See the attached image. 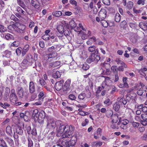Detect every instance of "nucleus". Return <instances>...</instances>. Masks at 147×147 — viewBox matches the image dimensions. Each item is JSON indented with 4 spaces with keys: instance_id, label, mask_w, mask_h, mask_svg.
<instances>
[{
    "instance_id": "obj_56",
    "label": "nucleus",
    "mask_w": 147,
    "mask_h": 147,
    "mask_svg": "<svg viewBox=\"0 0 147 147\" xmlns=\"http://www.w3.org/2000/svg\"><path fill=\"white\" fill-rule=\"evenodd\" d=\"M10 18L11 20H13L16 22H18L19 20L18 19L13 15H12L11 16Z\"/></svg>"
},
{
    "instance_id": "obj_41",
    "label": "nucleus",
    "mask_w": 147,
    "mask_h": 147,
    "mask_svg": "<svg viewBox=\"0 0 147 147\" xmlns=\"http://www.w3.org/2000/svg\"><path fill=\"white\" fill-rule=\"evenodd\" d=\"M33 67L36 68L37 70H39L41 68V64L38 62H35V66Z\"/></svg>"
},
{
    "instance_id": "obj_3",
    "label": "nucleus",
    "mask_w": 147,
    "mask_h": 147,
    "mask_svg": "<svg viewBox=\"0 0 147 147\" xmlns=\"http://www.w3.org/2000/svg\"><path fill=\"white\" fill-rule=\"evenodd\" d=\"M61 24L57 26V28L58 32L61 34H62L65 30L68 29L69 26L68 23L64 21H62Z\"/></svg>"
},
{
    "instance_id": "obj_8",
    "label": "nucleus",
    "mask_w": 147,
    "mask_h": 147,
    "mask_svg": "<svg viewBox=\"0 0 147 147\" xmlns=\"http://www.w3.org/2000/svg\"><path fill=\"white\" fill-rule=\"evenodd\" d=\"M57 54L55 52H53L52 53H49L47 54L45 56V59L47 60L50 58H52L54 60H56L57 58Z\"/></svg>"
},
{
    "instance_id": "obj_10",
    "label": "nucleus",
    "mask_w": 147,
    "mask_h": 147,
    "mask_svg": "<svg viewBox=\"0 0 147 147\" xmlns=\"http://www.w3.org/2000/svg\"><path fill=\"white\" fill-rule=\"evenodd\" d=\"M98 16L101 20L104 19L107 16L106 10L104 9H101L99 12Z\"/></svg>"
},
{
    "instance_id": "obj_47",
    "label": "nucleus",
    "mask_w": 147,
    "mask_h": 147,
    "mask_svg": "<svg viewBox=\"0 0 147 147\" xmlns=\"http://www.w3.org/2000/svg\"><path fill=\"white\" fill-rule=\"evenodd\" d=\"M69 24L71 27L72 28H74L76 26V24L75 23L74 21L73 20H71L69 22Z\"/></svg>"
},
{
    "instance_id": "obj_63",
    "label": "nucleus",
    "mask_w": 147,
    "mask_h": 147,
    "mask_svg": "<svg viewBox=\"0 0 147 147\" xmlns=\"http://www.w3.org/2000/svg\"><path fill=\"white\" fill-rule=\"evenodd\" d=\"M72 14L71 12L69 11H66L65 13V14H63V16H71Z\"/></svg>"
},
{
    "instance_id": "obj_1",
    "label": "nucleus",
    "mask_w": 147,
    "mask_h": 147,
    "mask_svg": "<svg viewBox=\"0 0 147 147\" xmlns=\"http://www.w3.org/2000/svg\"><path fill=\"white\" fill-rule=\"evenodd\" d=\"M74 127L71 125H68L62 124L59 127V129L57 131V135H59L64 132L63 136L64 137L69 138L72 134Z\"/></svg>"
},
{
    "instance_id": "obj_19",
    "label": "nucleus",
    "mask_w": 147,
    "mask_h": 147,
    "mask_svg": "<svg viewBox=\"0 0 147 147\" xmlns=\"http://www.w3.org/2000/svg\"><path fill=\"white\" fill-rule=\"evenodd\" d=\"M88 50L90 52H92L94 51L95 53L98 54V51L97 48L94 46H92L88 47Z\"/></svg>"
},
{
    "instance_id": "obj_62",
    "label": "nucleus",
    "mask_w": 147,
    "mask_h": 147,
    "mask_svg": "<svg viewBox=\"0 0 147 147\" xmlns=\"http://www.w3.org/2000/svg\"><path fill=\"white\" fill-rule=\"evenodd\" d=\"M103 3L106 5H109L110 4L109 0H103Z\"/></svg>"
},
{
    "instance_id": "obj_27",
    "label": "nucleus",
    "mask_w": 147,
    "mask_h": 147,
    "mask_svg": "<svg viewBox=\"0 0 147 147\" xmlns=\"http://www.w3.org/2000/svg\"><path fill=\"white\" fill-rule=\"evenodd\" d=\"M139 26L143 30L145 31L147 30V23L141 22L139 23Z\"/></svg>"
},
{
    "instance_id": "obj_16",
    "label": "nucleus",
    "mask_w": 147,
    "mask_h": 147,
    "mask_svg": "<svg viewBox=\"0 0 147 147\" xmlns=\"http://www.w3.org/2000/svg\"><path fill=\"white\" fill-rule=\"evenodd\" d=\"M117 102L120 105H125L127 103V102L125 98L123 97H119L117 99Z\"/></svg>"
},
{
    "instance_id": "obj_55",
    "label": "nucleus",
    "mask_w": 147,
    "mask_h": 147,
    "mask_svg": "<svg viewBox=\"0 0 147 147\" xmlns=\"http://www.w3.org/2000/svg\"><path fill=\"white\" fill-rule=\"evenodd\" d=\"M95 54H94V61L97 62L100 59V55Z\"/></svg>"
},
{
    "instance_id": "obj_2",
    "label": "nucleus",
    "mask_w": 147,
    "mask_h": 147,
    "mask_svg": "<svg viewBox=\"0 0 147 147\" xmlns=\"http://www.w3.org/2000/svg\"><path fill=\"white\" fill-rule=\"evenodd\" d=\"M47 119V124L46 127L49 129L54 128L56 127H60L62 124V122L58 120L55 122L53 119L50 117H46Z\"/></svg>"
},
{
    "instance_id": "obj_23",
    "label": "nucleus",
    "mask_w": 147,
    "mask_h": 147,
    "mask_svg": "<svg viewBox=\"0 0 147 147\" xmlns=\"http://www.w3.org/2000/svg\"><path fill=\"white\" fill-rule=\"evenodd\" d=\"M26 27V26L23 24H20V25L17 27V28L18 29L19 32L20 33H23L24 32Z\"/></svg>"
},
{
    "instance_id": "obj_7",
    "label": "nucleus",
    "mask_w": 147,
    "mask_h": 147,
    "mask_svg": "<svg viewBox=\"0 0 147 147\" xmlns=\"http://www.w3.org/2000/svg\"><path fill=\"white\" fill-rule=\"evenodd\" d=\"M45 117V113L43 111H41L38 114L37 118H35V121L37 120L38 122L40 124L43 123Z\"/></svg>"
},
{
    "instance_id": "obj_34",
    "label": "nucleus",
    "mask_w": 147,
    "mask_h": 147,
    "mask_svg": "<svg viewBox=\"0 0 147 147\" xmlns=\"http://www.w3.org/2000/svg\"><path fill=\"white\" fill-rule=\"evenodd\" d=\"M61 76L60 73L58 71L54 72L53 74V77L55 78H57Z\"/></svg>"
},
{
    "instance_id": "obj_30",
    "label": "nucleus",
    "mask_w": 147,
    "mask_h": 147,
    "mask_svg": "<svg viewBox=\"0 0 147 147\" xmlns=\"http://www.w3.org/2000/svg\"><path fill=\"white\" fill-rule=\"evenodd\" d=\"M115 61L118 65H122L124 68L127 67V66L126 64L119 59H116Z\"/></svg>"
},
{
    "instance_id": "obj_59",
    "label": "nucleus",
    "mask_w": 147,
    "mask_h": 147,
    "mask_svg": "<svg viewBox=\"0 0 147 147\" xmlns=\"http://www.w3.org/2000/svg\"><path fill=\"white\" fill-rule=\"evenodd\" d=\"M111 69L114 72H117L118 68L116 66H113L111 67Z\"/></svg>"
},
{
    "instance_id": "obj_64",
    "label": "nucleus",
    "mask_w": 147,
    "mask_h": 147,
    "mask_svg": "<svg viewBox=\"0 0 147 147\" xmlns=\"http://www.w3.org/2000/svg\"><path fill=\"white\" fill-rule=\"evenodd\" d=\"M81 147H89V146L88 144L86 143H82L80 144Z\"/></svg>"
},
{
    "instance_id": "obj_4",
    "label": "nucleus",
    "mask_w": 147,
    "mask_h": 147,
    "mask_svg": "<svg viewBox=\"0 0 147 147\" xmlns=\"http://www.w3.org/2000/svg\"><path fill=\"white\" fill-rule=\"evenodd\" d=\"M64 35L59 36L58 37L59 39L62 40L63 42H65L69 41L70 39V32L68 30H65L64 33H63Z\"/></svg>"
},
{
    "instance_id": "obj_53",
    "label": "nucleus",
    "mask_w": 147,
    "mask_h": 147,
    "mask_svg": "<svg viewBox=\"0 0 147 147\" xmlns=\"http://www.w3.org/2000/svg\"><path fill=\"white\" fill-rule=\"evenodd\" d=\"M28 147H32L33 146V142L31 139L29 137L28 138Z\"/></svg>"
},
{
    "instance_id": "obj_60",
    "label": "nucleus",
    "mask_w": 147,
    "mask_h": 147,
    "mask_svg": "<svg viewBox=\"0 0 147 147\" xmlns=\"http://www.w3.org/2000/svg\"><path fill=\"white\" fill-rule=\"evenodd\" d=\"M89 39L92 43L95 42L98 40V39H96L94 36L90 37Z\"/></svg>"
},
{
    "instance_id": "obj_24",
    "label": "nucleus",
    "mask_w": 147,
    "mask_h": 147,
    "mask_svg": "<svg viewBox=\"0 0 147 147\" xmlns=\"http://www.w3.org/2000/svg\"><path fill=\"white\" fill-rule=\"evenodd\" d=\"M29 46L28 45H26L23 48L22 53V55L24 56L29 49Z\"/></svg>"
},
{
    "instance_id": "obj_12",
    "label": "nucleus",
    "mask_w": 147,
    "mask_h": 147,
    "mask_svg": "<svg viewBox=\"0 0 147 147\" xmlns=\"http://www.w3.org/2000/svg\"><path fill=\"white\" fill-rule=\"evenodd\" d=\"M108 112L110 113V115H112L111 119L112 122L115 123H117L119 120L118 115L115 114L113 115L112 111L111 110H109L108 111Z\"/></svg>"
},
{
    "instance_id": "obj_50",
    "label": "nucleus",
    "mask_w": 147,
    "mask_h": 147,
    "mask_svg": "<svg viewBox=\"0 0 147 147\" xmlns=\"http://www.w3.org/2000/svg\"><path fill=\"white\" fill-rule=\"evenodd\" d=\"M22 49V47H18L16 49V52L17 55L19 56L21 55Z\"/></svg>"
},
{
    "instance_id": "obj_32",
    "label": "nucleus",
    "mask_w": 147,
    "mask_h": 147,
    "mask_svg": "<svg viewBox=\"0 0 147 147\" xmlns=\"http://www.w3.org/2000/svg\"><path fill=\"white\" fill-rule=\"evenodd\" d=\"M10 92V89L8 88H6L5 90V93L4 95V98L7 99L9 97V94Z\"/></svg>"
},
{
    "instance_id": "obj_11",
    "label": "nucleus",
    "mask_w": 147,
    "mask_h": 147,
    "mask_svg": "<svg viewBox=\"0 0 147 147\" xmlns=\"http://www.w3.org/2000/svg\"><path fill=\"white\" fill-rule=\"evenodd\" d=\"M101 77L105 78V81L102 83L103 87H106V86H108L112 83L111 81L110 80V78L109 77L103 76H102Z\"/></svg>"
},
{
    "instance_id": "obj_21",
    "label": "nucleus",
    "mask_w": 147,
    "mask_h": 147,
    "mask_svg": "<svg viewBox=\"0 0 147 147\" xmlns=\"http://www.w3.org/2000/svg\"><path fill=\"white\" fill-rule=\"evenodd\" d=\"M35 90V87L34 83L32 82H30L29 86V91L31 93L34 92Z\"/></svg>"
},
{
    "instance_id": "obj_61",
    "label": "nucleus",
    "mask_w": 147,
    "mask_h": 147,
    "mask_svg": "<svg viewBox=\"0 0 147 147\" xmlns=\"http://www.w3.org/2000/svg\"><path fill=\"white\" fill-rule=\"evenodd\" d=\"M89 120L88 119H86L82 123V125L83 126H85L88 123Z\"/></svg>"
},
{
    "instance_id": "obj_28",
    "label": "nucleus",
    "mask_w": 147,
    "mask_h": 147,
    "mask_svg": "<svg viewBox=\"0 0 147 147\" xmlns=\"http://www.w3.org/2000/svg\"><path fill=\"white\" fill-rule=\"evenodd\" d=\"M100 66L102 69H105L109 68L110 67V65L109 63H107L106 61H105L103 63H101Z\"/></svg>"
},
{
    "instance_id": "obj_57",
    "label": "nucleus",
    "mask_w": 147,
    "mask_h": 147,
    "mask_svg": "<svg viewBox=\"0 0 147 147\" xmlns=\"http://www.w3.org/2000/svg\"><path fill=\"white\" fill-rule=\"evenodd\" d=\"M105 88V87H102V84L101 87H99L96 91V93L97 94L99 93L100 91L102 90L103 89H104Z\"/></svg>"
},
{
    "instance_id": "obj_38",
    "label": "nucleus",
    "mask_w": 147,
    "mask_h": 147,
    "mask_svg": "<svg viewBox=\"0 0 147 147\" xmlns=\"http://www.w3.org/2000/svg\"><path fill=\"white\" fill-rule=\"evenodd\" d=\"M76 142V140L75 138L74 139L73 138H72L69 141V146H74Z\"/></svg>"
},
{
    "instance_id": "obj_31",
    "label": "nucleus",
    "mask_w": 147,
    "mask_h": 147,
    "mask_svg": "<svg viewBox=\"0 0 147 147\" xmlns=\"http://www.w3.org/2000/svg\"><path fill=\"white\" fill-rule=\"evenodd\" d=\"M16 131L17 134L22 135L23 134V131L21 127L19 126H18L16 128Z\"/></svg>"
},
{
    "instance_id": "obj_36",
    "label": "nucleus",
    "mask_w": 147,
    "mask_h": 147,
    "mask_svg": "<svg viewBox=\"0 0 147 147\" xmlns=\"http://www.w3.org/2000/svg\"><path fill=\"white\" fill-rule=\"evenodd\" d=\"M45 92L43 91H41L40 92V93L38 95L39 99L41 100L42 101H43V99L45 98Z\"/></svg>"
},
{
    "instance_id": "obj_40",
    "label": "nucleus",
    "mask_w": 147,
    "mask_h": 147,
    "mask_svg": "<svg viewBox=\"0 0 147 147\" xmlns=\"http://www.w3.org/2000/svg\"><path fill=\"white\" fill-rule=\"evenodd\" d=\"M121 18V15L119 13H117L115 16V20L116 22H119Z\"/></svg>"
},
{
    "instance_id": "obj_58",
    "label": "nucleus",
    "mask_w": 147,
    "mask_h": 147,
    "mask_svg": "<svg viewBox=\"0 0 147 147\" xmlns=\"http://www.w3.org/2000/svg\"><path fill=\"white\" fill-rule=\"evenodd\" d=\"M89 66L86 63L83 64L82 65V68L84 70H86L89 68Z\"/></svg>"
},
{
    "instance_id": "obj_49",
    "label": "nucleus",
    "mask_w": 147,
    "mask_h": 147,
    "mask_svg": "<svg viewBox=\"0 0 147 147\" xmlns=\"http://www.w3.org/2000/svg\"><path fill=\"white\" fill-rule=\"evenodd\" d=\"M120 122L121 123V124L124 125H126L127 123L129 122L126 119H124V120H120V119H119V122L118 123V124H119V122Z\"/></svg>"
},
{
    "instance_id": "obj_43",
    "label": "nucleus",
    "mask_w": 147,
    "mask_h": 147,
    "mask_svg": "<svg viewBox=\"0 0 147 147\" xmlns=\"http://www.w3.org/2000/svg\"><path fill=\"white\" fill-rule=\"evenodd\" d=\"M62 145L65 147L69 146V141L65 139H63L62 142Z\"/></svg>"
},
{
    "instance_id": "obj_54",
    "label": "nucleus",
    "mask_w": 147,
    "mask_h": 147,
    "mask_svg": "<svg viewBox=\"0 0 147 147\" xmlns=\"http://www.w3.org/2000/svg\"><path fill=\"white\" fill-rule=\"evenodd\" d=\"M133 3L131 1L128 2L127 4V7L129 9H131L132 8L133 6Z\"/></svg>"
},
{
    "instance_id": "obj_25",
    "label": "nucleus",
    "mask_w": 147,
    "mask_h": 147,
    "mask_svg": "<svg viewBox=\"0 0 147 147\" xmlns=\"http://www.w3.org/2000/svg\"><path fill=\"white\" fill-rule=\"evenodd\" d=\"M94 61V54L91 53V55L86 60L87 62L88 63H90Z\"/></svg>"
},
{
    "instance_id": "obj_17",
    "label": "nucleus",
    "mask_w": 147,
    "mask_h": 147,
    "mask_svg": "<svg viewBox=\"0 0 147 147\" xmlns=\"http://www.w3.org/2000/svg\"><path fill=\"white\" fill-rule=\"evenodd\" d=\"M140 89L138 90L137 92V94L140 96L142 95L144 91H146L147 89L146 86H140Z\"/></svg>"
},
{
    "instance_id": "obj_29",
    "label": "nucleus",
    "mask_w": 147,
    "mask_h": 147,
    "mask_svg": "<svg viewBox=\"0 0 147 147\" xmlns=\"http://www.w3.org/2000/svg\"><path fill=\"white\" fill-rule=\"evenodd\" d=\"M6 132L10 136H12L13 133L12 131L11 128L10 126H8L6 127Z\"/></svg>"
},
{
    "instance_id": "obj_35",
    "label": "nucleus",
    "mask_w": 147,
    "mask_h": 147,
    "mask_svg": "<svg viewBox=\"0 0 147 147\" xmlns=\"http://www.w3.org/2000/svg\"><path fill=\"white\" fill-rule=\"evenodd\" d=\"M11 55V52L7 50H6L3 52V55L7 58L10 57Z\"/></svg>"
},
{
    "instance_id": "obj_15",
    "label": "nucleus",
    "mask_w": 147,
    "mask_h": 147,
    "mask_svg": "<svg viewBox=\"0 0 147 147\" xmlns=\"http://www.w3.org/2000/svg\"><path fill=\"white\" fill-rule=\"evenodd\" d=\"M102 129L99 128H98L96 131L94 133V138L97 139L101 135Z\"/></svg>"
},
{
    "instance_id": "obj_6",
    "label": "nucleus",
    "mask_w": 147,
    "mask_h": 147,
    "mask_svg": "<svg viewBox=\"0 0 147 147\" xmlns=\"http://www.w3.org/2000/svg\"><path fill=\"white\" fill-rule=\"evenodd\" d=\"M71 80H67L65 82L64 85L63 86L62 90L65 93H67L71 91L70 87Z\"/></svg>"
},
{
    "instance_id": "obj_39",
    "label": "nucleus",
    "mask_w": 147,
    "mask_h": 147,
    "mask_svg": "<svg viewBox=\"0 0 147 147\" xmlns=\"http://www.w3.org/2000/svg\"><path fill=\"white\" fill-rule=\"evenodd\" d=\"M38 111L37 109H35L33 111L32 117L34 118L35 120V118H37L38 115Z\"/></svg>"
},
{
    "instance_id": "obj_52",
    "label": "nucleus",
    "mask_w": 147,
    "mask_h": 147,
    "mask_svg": "<svg viewBox=\"0 0 147 147\" xmlns=\"http://www.w3.org/2000/svg\"><path fill=\"white\" fill-rule=\"evenodd\" d=\"M86 96L85 93H81L79 95L78 98L80 100H83L85 98Z\"/></svg>"
},
{
    "instance_id": "obj_5",
    "label": "nucleus",
    "mask_w": 147,
    "mask_h": 147,
    "mask_svg": "<svg viewBox=\"0 0 147 147\" xmlns=\"http://www.w3.org/2000/svg\"><path fill=\"white\" fill-rule=\"evenodd\" d=\"M34 62L32 56L30 54H28L26 56V59H24L22 62V64L24 65H31Z\"/></svg>"
},
{
    "instance_id": "obj_22",
    "label": "nucleus",
    "mask_w": 147,
    "mask_h": 147,
    "mask_svg": "<svg viewBox=\"0 0 147 147\" xmlns=\"http://www.w3.org/2000/svg\"><path fill=\"white\" fill-rule=\"evenodd\" d=\"M23 89L21 87H18L17 89L18 94L19 97L22 98L23 96Z\"/></svg>"
},
{
    "instance_id": "obj_20",
    "label": "nucleus",
    "mask_w": 147,
    "mask_h": 147,
    "mask_svg": "<svg viewBox=\"0 0 147 147\" xmlns=\"http://www.w3.org/2000/svg\"><path fill=\"white\" fill-rule=\"evenodd\" d=\"M5 140L8 144V147H12L14 145V142L13 140L10 138L7 137Z\"/></svg>"
},
{
    "instance_id": "obj_14",
    "label": "nucleus",
    "mask_w": 147,
    "mask_h": 147,
    "mask_svg": "<svg viewBox=\"0 0 147 147\" xmlns=\"http://www.w3.org/2000/svg\"><path fill=\"white\" fill-rule=\"evenodd\" d=\"M31 5L32 7L36 9H38L40 7V3L37 0H32Z\"/></svg>"
},
{
    "instance_id": "obj_37",
    "label": "nucleus",
    "mask_w": 147,
    "mask_h": 147,
    "mask_svg": "<svg viewBox=\"0 0 147 147\" xmlns=\"http://www.w3.org/2000/svg\"><path fill=\"white\" fill-rule=\"evenodd\" d=\"M120 105L118 102H115L113 105V109L116 111H118L120 107Z\"/></svg>"
},
{
    "instance_id": "obj_45",
    "label": "nucleus",
    "mask_w": 147,
    "mask_h": 147,
    "mask_svg": "<svg viewBox=\"0 0 147 147\" xmlns=\"http://www.w3.org/2000/svg\"><path fill=\"white\" fill-rule=\"evenodd\" d=\"M102 144V142L101 141H98L94 142L93 144L92 145L97 147V146H100Z\"/></svg>"
},
{
    "instance_id": "obj_26",
    "label": "nucleus",
    "mask_w": 147,
    "mask_h": 147,
    "mask_svg": "<svg viewBox=\"0 0 147 147\" xmlns=\"http://www.w3.org/2000/svg\"><path fill=\"white\" fill-rule=\"evenodd\" d=\"M17 3L18 5L22 7L26 11L27 8L24 2L22 0H17Z\"/></svg>"
},
{
    "instance_id": "obj_42",
    "label": "nucleus",
    "mask_w": 147,
    "mask_h": 147,
    "mask_svg": "<svg viewBox=\"0 0 147 147\" xmlns=\"http://www.w3.org/2000/svg\"><path fill=\"white\" fill-rule=\"evenodd\" d=\"M60 61H57L54 62L53 63H50V66H51L53 67H55L60 65Z\"/></svg>"
},
{
    "instance_id": "obj_46",
    "label": "nucleus",
    "mask_w": 147,
    "mask_h": 147,
    "mask_svg": "<svg viewBox=\"0 0 147 147\" xmlns=\"http://www.w3.org/2000/svg\"><path fill=\"white\" fill-rule=\"evenodd\" d=\"M20 42L18 41H14L12 43L11 45V47H18L20 45Z\"/></svg>"
},
{
    "instance_id": "obj_9",
    "label": "nucleus",
    "mask_w": 147,
    "mask_h": 147,
    "mask_svg": "<svg viewBox=\"0 0 147 147\" xmlns=\"http://www.w3.org/2000/svg\"><path fill=\"white\" fill-rule=\"evenodd\" d=\"M64 82V80L62 79L59 81L56 82L55 85V89L58 91L60 90L63 88V86Z\"/></svg>"
},
{
    "instance_id": "obj_51",
    "label": "nucleus",
    "mask_w": 147,
    "mask_h": 147,
    "mask_svg": "<svg viewBox=\"0 0 147 147\" xmlns=\"http://www.w3.org/2000/svg\"><path fill=\"white\" fill-rule=\"evenodd\" d=\"M5 37L7 40H10L13 38V36L9 34H7L6 35Z\"/></svg>"
},
{
    "instance_id": "obj_18",
    "label": "nucleus",
    "mask_w": 147,
    "mask_h": 147,
    "mask_svg": "<svg viewBox=\"0 0 147 147\" xmlns=\"http://www.w3.org/2000/svg\"><path fill=\"white\" fill-rule=\"evenodd\" d=\"M9 99L13 104H15L17 101V98L16 94L10 95Z\"/></svg>"
},
{
    "instance_id": "obj_48",
    "label": "nucleus",
    "mask_w": 147,
    "mask_h": 147,
    "mask_svg": "<svg viewBox=\"0 0 147 147\" xmlns=\"http://www.w3.org/2000/svg\"><path fill=\"white\" fill-rule=\"evenodd\" d=\"M100 23L102 26L104 27H107L108 26V23L104 19L101 20Z\"/></svg>"
},
{
    "instance_id": "obj_44",
    "label": "nucleus",
    "mask_w": 147,
    "mask_h": 147,
    "mask_svg": "<svg viewBox=\"0 0 147 147\" xmlns=\"http://www.w3.org/2000/svg\"><path fill=\"white\" fill-rule=\"evenodd\" d=\"M0 145L2 147H8L6 142L3 139H0Z\"/></svg>"
},
{
    "instance_id": "obj_13",
    "label": "nucleus",
    "mask_w": 147,
    "mask_h": 147,
    "mask_svg": "<svg viewBox=\"0 0 147 147\" xmlns=\"http://www.w3.org/2000/svg\"><path fill=\"white\" fill-rule=\"evenodd\" d=\"M142 120L141 121V123L144 126L147 125V114L144 113L142 115Z\"/></svg>"
},
{
    "instance_id": "obj_33",
    "label": "nucleus",
    "mask_w": 147,
    "mask_h": 147,
    "mask_svg": "<svg viewBox=\"0 0 147 147\" xmlns=\"http://www.w3.org/2000/svg\"><path fill=\"white\" fill-rule=\"evenodd\" d=\"M53 15L56 17H60L62 14V12L60 11H56L52 12Z\"/></svg>"
}]
</instances>
